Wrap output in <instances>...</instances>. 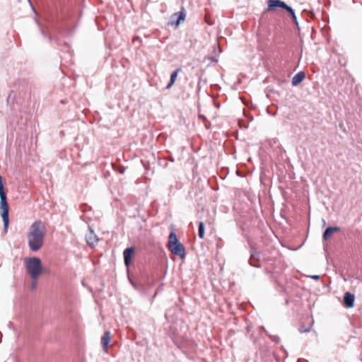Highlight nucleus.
Listing matches in <instances>:
<instances>
[{
  "label": "nucleus",
  "mask_w": 362,
  "mask_h": 362,
  "mask_svg": "<svg viewBox=\"0 0 362 362\" xmlns=\"http://www.w3.org/2000/svg\"><path fill=\"white\" fill-rule=\"evenodd\" d=\"M288 5H287L284 1H282L281 0H269L267 10L270 11L276 7H281L286 10L288 8Z\"/></svg>",
  "instance_id": "423d86ee"
},
{
  "label": "nucleus",
  "mask_w": 362,
  "mask_h": 362,
  "mask_svg": "<svg viewBox=\"0 0 362 362\" xmlns=\"http://www.w3.org/2000/svg\"><path fill=\"white\" fill-rule=\"evenodd\" d=\"M180 71V69H177L175 71H174L171 76H170V82L166 86V88L167 89H169L170 88L172 87V86L174 84L177 77V74L179 73V71Z\"/></svg>",
  "instance_id": "ddd939ff"
},
{
  "label": "nucleus",
  "mask_w": 362,
  "mask_h": 362,
  "mask_svg": "<svg viewBox=\"0 0 362 362\" xmlns=\"http://www.w3.org/2000/svg\"><path fill=\"white\" fill-rule=\"evenodd\" d=\"M86 239L87 243L91 247L95 246L98 241L96 235L94 233L93 229L91 228H89V233L86 234Z\"/></svg>",
  "instance_id": "0eeeda50"
},
{
  "label": "nucleus",
  "mask_w": 362,
  "mask_h": 362,
  "mask_svg": "<svg viewBox=\"0 0 362 362\" xmlns=\"http://www.w3.org/2000/svg\"><path fill=\"white\" fill-rule=\"evenodd\" d=\"M8 209L7 197L2 183V177L0 175V214L4 222V228L6 232L7 231L9 223Z\"/></svg>",
  "instance_id": "7ed1b4c3"
},
{
  "label": "nucleus",
  "mask_w": 362,
  "mask_h": 362,
  "mask_svg": "<svg viewBox=\"0 0 362 362\" xmlns=\"http://www.w3.org/2000/svg\"><path fill=\"white\" fill-rule=\"evenodd\" d=\"M185 18V13L184 11H181L173 14L170 17V24L178 25L181 21H183Z\"/></svg>",
  "instance_id": "39448f33"
},
{
  "label": "nucleus",
  "mask_w": 362,
  "mask_h": 362,
  "mask_svg": "<svg viewBox=\"0 0 362 362\" xmlns=\"http://www.w3.org/2000/svg\"><path fill=\"white\" fill-rule=\"evenodd\" d=\"M111 339V334L109 331H106L101 337V344L105 351H107V347Z\"/></svg>",
  "instance_id": "9d476101"
},
{
  "label": "nucleus",
  "mask_w": 362,
  "mask_h": 362,
  "mask_svg": "<svg viewBox=\"0 0 362 362\" xmlns=\"http://www.w3.org/2000/svg\"><path fill=\"white\" fill-rule=\"evenodd\" d=\"M355 296L354 294L346 292L344 296V303L346 308H353L354 305Z\"/></svg>",
  "instance_id": "6e6552de"
},
{
  "label": "nucleus",
  "mask_w": 362,
  "mask_h": 362,
  "mask_svg": "<svg viewBox=\"0 0 362 362\" xmlns=\"http://www.w3.org/2000/svg\"><path fill=\"white\" fill-rule=\"evenodd\" d=\"M35 288V282H33V284H32V286H31V288H32V289H34Z\"/></svg>",
  "instance_id": "6ab92c4d"
},
{
  "label": "nucleus",
  "mask_w": 362,
  "mask_h": 362,
  "mask_svg": "<svg viewBox=\"0 0 362 362\" xmlns=\"http://www.w3.org/2000/svg\"><path fill=\"white\" fill-rule=\"evenodd\" d=\"M45 233V225L40 221H35L30 226L27 238L29 248L32 251L36 252L41 248L43 245Z\"/></svg>",
  "instance_id": "f257e3e1"
},
{
  "label": "nucleus",
  "mask_w": 362,
  "mask_h": 362,
  "mask_svg": "<svg viewBox=\"0 0 362 362\" xmlns=\"http://www.w3.org/2000/svg\"><path fill=\"white\" fill-rule=\"evenodd\" d=\"M168 248L173 255H178L181 258L185 256V247L182 244L178 241L176 234L174 232L170 233Z\"/></svg>",
  "instance_id": "20e7f679"
},
{
  "label": "nucleus",
  "mask_w": 362,
  "mask_h": 362,
  "mask_svg": "<svg viewBox=\"0 0 362 362\" xmlns=\"http://www.w3.org/2000/svg\"><path fill=\"white\" fill-rule=\"evenodd\" d=\"M25 267L31 279L35 281L42 272L41 260L37 257H30L25 260Z\"/></svg>",
  "instance_id": "f03ea898"
},
{
  "label": "nucleus",
  "mask_w": 362,
  "mask_h": 362,
  "mask_svg": "<svg viewBox=\"0 0 362 362\" xmlns=\"http://www.w3.org/2000/svg\"><path fill=\"white\" fill-rule=\"evenodd\" d=\"M199 237L202 239L204 236V224L202 221L199 223V229H198Z\"/></svg>",
  "instance_id": "2eb2a0df"
},
{
  "label": "nucleus",
  "mask_w": 362,
  "mask_h": 362,
  "mask_svg": "<svg viewBox=\"0 0 362 362\" xmlns=\"http://www.w3.org/2000/svg\"><path fill=\"white\" fill-rule=\"evenodd\" d=\"M340 230V228L337 226L335 227H328L323 234V239L328 240L334 232H338Z\"/></svg>",
  "instance_id": "f8f14e48"
},
{
  "label": "nucleus",
  "mask_w": 362,
  "mask_h": 362,
  "mask_svg": "<svg viewBox=\"0 0 362 362\" xmlns=\"http://www.w3.org/2000/svg\"><path fill=\"white\" fill-rule=\"evenodd\" d=\"M286 10L290 13V15L292 17L293 21L298 25V22L297 21V18L296 16V14L294 13L293 9L291 6H288V8Z\"/></svg>",
  "instance_id": "dca6fc26"
},
{
  "label": "nucleus",
  "mask_w": 362,
  "mask_h": 362,
  "mask_svg": "<svg viewBox=\"0 0 362 362\" xmlns=\"http://www.w3.org/2000/svg\"><path fill=\"white\" fill-rule=\"evenodd\" d=\"M313 279H319L320 276L318 275H313L310 276Z\"/></svg>",
  "instance_id": "a211bd4d"
},
{
  "label": "nucleus",
  "mask_w": 362,
  "mask_h": 362,
  "mask_svg": "<svg viewBox=\"0 0 362 362\" xmlns=\"http://www.w3.org/2000/svg\"><path fill=\"white\" fill-rule=\"evenodd\" d=\"M134 252V248L133 247H127L124 250L123 255H124V263L127 267H128L129 265Z\"/></svg>",
  "instance_id": "1a4fd4ad"
},
{
  "label": "nucleus",
  "mask_w": 362,
  "mask_h": 362,
  "mask_svg": "<svg viewBox=\"0 0 362 362\" xmlns=\"http://www.w3.org/2000/svg\"><path fill=\"white\" fill-rule=\"evenodd\" d=\"M305 77V74L303 71L297 73L292 78V85L296 86L300 84Z\"/></svg>",
  "instance_id": "9b49d317"
},
{
  "label": "nucleus",
  "mask_w": 362,
  "mask_h": 362,
  "mask_svg": "<svg viewBox=\"0 0 362 362\" xmlns=\"http://www.w3.org/2000/svg\"><path fill=\"white\" fill-rule=\"evenodd\" d=\"M119 172H120V173H124V169L121 170Z\"/></svg>",
  "instance_id": "aec40b11"
},
{
  "label": "nucleus",
  "mask_w": 362,
  "mask_h": 362,
  "mask_svg": "<svg viewBox=\"0 0 362 362\" xmlns=\"http://www.w3.org/2000/svg\"><path fill=\"white\" fill-rule=\"evenodd\" d=\"M259 261V254L258 252L252 253L250 255V264L252 267H257L255 263L252 262V261Z\"/></svg>",
  "instance_id": "4468645a"
},
{
  "label": "nucleus",
  "mask_w": 362,
  "mask_h": 362,
  "mask_svg": "<svg viewBox=\"0 0 362 362\" xmlns=\"http://www.w3.org/2000/svg\"><path fill=\"white\" fill-rule=\"evenodd\" d=\"M310 330V328H303V327H300L299 328V332L300 333H304V332H308Z\"/></svg>",
  "instance_id": "f3484780"
}]
</instances>
